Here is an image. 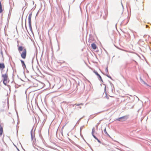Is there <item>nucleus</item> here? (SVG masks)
<instances>
[{"instance_id": "f03ea898", "label": "nucleus", "mask_w": 151, "mask_h": 151, "mask_svg": "<svg viewBox=\"0 0 151 151\" xmlns=\"http://www.w3.org/2000/svg\"><path fill=\"white\" fill-rule=\"evenodd\" d=\"M7 71L5 73L2 74L1 75L3 79V83L5 85H6L9 82Z\"/></svg>"}, {"instance_id": "6e6552de", "label": "nucleus", "mask_w": 151, "mask_h": 151, "mask_svg": "<svg viewBox=\"0 0 151 151\" xmlns=\"http://www.w3.org/2000/svg\"><path fill=\"white\" fill-rule=\"evenodd\" d=\"M3 133V128L0 126V136H1Z\"/></svg>"}, {"instance_id": "423d86ee", "label": "nucleus", "mask_w": 151, "mask_h": 151, "mask_svg": "<svg viewBox=\"0 0 151 151\" xmlns=\"http://www.w3.org/2000/svg\"><path fill=\"white\" fill-rule=\"evenodd\" d=\"M5 68L4 64V63H0V69L3 70Z\"/></svg>"}, {"instance_id": "39448f33", "label": "nucleus", "mask_w": 151, "mask_h": 151, "mask_svg": "<svg viewBox=\"0 0 151 151\" xmlns=\"http://www.w3.org/2000/svg\"><path fill=\"white\" fill-rule=\"evenodd\" d=\"M93 72L98 77H99V80L102 81V78L101 76L95 70H94Z\"/></svg>"}, {"instance_id": "4468645a", "label": "nucleus", "mask_w": 151, "mask_h": 151, "mask_svg": "<svg viewBox=\"0 0 151 151\" xmlns=\"http://www.w3.org/2000/svg\"><path fill=\"white\" fill-rule=\"evenodd\" d=\"M106 98L107 99H109V97H108V96H106Z\"/></svg>"}, {"instance_id": "0eeeda50", "label": "nucleus", "mask_w": 151, "mask_h": 151, "mask_svg": "<svg viewBox=\"0 0 151 151\" xmlns=\"http://www.w3.org/2000/svg\"><path fill=\"white\" fill-rule=\"evenodd\" d=\"M91 46L93 49L94 50L96 49V48H97V47L96 45L94 43H93L91 44Z\"/></svg>"}, {"instance_id": "7ed1b4c3", "label": "nucleus", "mask_w": 151, "mask_h": 151, "mask_svg": "<svg viewBox=\"0 0 151 151\" xmlns=\"http://www.w3.org/2000/svg\"><path fill=\"white\" fill-rule=\"evenodd\" d=\"M32 13L31 12L30 13L29 15L28 16V22L29 27L30 28H32V26H31V17L32 16Z\"/></svg>"}, {"instance_id": "f257e3e1", "label": "nucleus", "mask_w": 151, "mask_h": 151, "mask_svg": "<svg viewBox=\"0 0 151 151\" xmlns=\"http://www.w3.org/2000/svg\"><path fill=\"white\" fill-rule=\"evenodd\" d=\"M18 50L21 54V57L24 59H25L27 53L26 49L22 46H19L18 45Z\"/></svg>"}, {"instance_id": "9d476101", "label": "nucleus", "mask_w": 151, "mask_h": 151, "mask_svg": "<svg viewBox=\"0 0 151 151\" xmlns=\"http://www.w3.org/2000/svg\"><path fill=\"white\" fill-rule=\"evenodd\" d=\"M21 62L22 63V66H24L25 67H26V65L24 61H23L22 60H21Z\"/></svg>"}, {"instance_id": "1a4fd4ad", "label": "nucleus", "mask_w": 151, "mask_h": 151, "mask_svg": "<svg viewBox=\"0 0 151 151\" xmlns=\"http://www.w3.org/2000/svg\"><path fill=\"white\" fill-rule=\"evenodd\" d=\"M3 12V9L2 6V5L1 1H0V13H1Z\"/></svg>"}, {"instance_id": "9b49d317", "label": "nucleus", "mask_w": 151, "mask_h": 151, "mask_svg": "<svg viewBox=\"0 0 151 151\" xmlns=\"http://www.w3.org/2000/svg\"><path fill=\"white\" fill-rule=\"evenodd\" d=\"M104 132L105 134H106L107 135H109V134H108V133L106 131V129L105 128V129H104Z\"/></svg>"}, {"instance_id": "20e7f679", "label": "nucleus", "mask_w": 151, "mask_h": 151, "mask_svg": "<svg viewBox=\"0 0 151 151\" xmlns=\"http://www.w3.org/2000/svg\"><path fill=\"white\" fill-rule=\"evenodd\" d=\"M125 116H122L117 119L116 120L121 122L124 121L125 120Z\"/></svg>"}, {"instance_id": "ddd939ff", "label": "nucleus", "mask_w": 151, "mask_h": 151, "mask_svg": "<svg viewBox=\"0 0 151 151\" xmlns=\"http://www.w3.org/2000/svg\"><path fill=\"white\" fill-rule=\"evenodd\" d=\"M82 105V104L81 103L80 104H75V105L77 106H79L80 105Z\"/></svg>"}, {"instance_id": "f8f14e48", "label": "nucleus", "mask_w": 151, "mask_h": 151, "mask_svg": "<svg viewBox=\"0 0 151 151\" xmlns=\"http://www.w3.org/2000/svg\"><path fill=\"white\" fill-rule=\"evenodd\" d=\"M92 135L93 136V137L95 138V139H98L93 134V132H92Z\"/></svg>"}]
</instances>
